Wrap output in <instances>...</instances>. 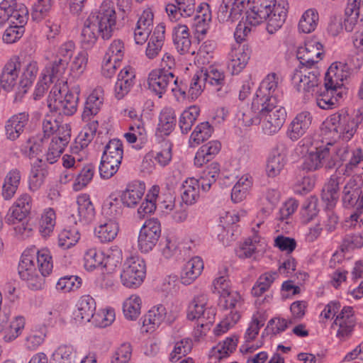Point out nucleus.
I'll return each instance as SVG.
<instances>
[{
	"instance_id": "nucleus-6",
	"label": "nucleus",
	"mask_w": 363,
	"mask_h": 363,
	"mask_svg": "<svg viewBox=\"0 0 363 363\" xmlns=\"http://www.w3.org/2000/svg\"><path fill=\"white\" fill-rule=\"evenodd\" d=\"M36 257L38 267L43 276H48L52 270V256L48 248L38 250L35 247L25 250L18 267V274L22 280L38 272L34 260Z\"/></svg>"
},
{
	"instance_id": "nucleus-55",
	"label": "nucleus",
	"mask_w": 363,
	"mask_h": 363,
	"mask_svg": "<svg viewBox=\"0 0 363 363\" xmlns=\"http://www.w3.org/2000/svg\"><path fill=\"white\" fill-rule=\"evenodd\" d=\"M80 238L77 229H65L58 235V245L63 250L75 245Z\"/></svg>"
},
{
	"instance_id": "nucleus-33",
	"label": "nucleus",
	"mask_w": 363,
	"mask_h": 363,
	"mask_svg": "<svg viewBox=\"0 0 363 363\" xmlns=\"http://www.w3.org/2000/svg\"><path fill=\"white\" fill-rule=\"evenodd\" d=\"M249 59L250 52L248 49L245 50L244 46H239L230 52L228 68L233 74H238L245 67Z\"/></svg>"
},
{
	"instance_id": "nucleus-53",
	"label": "nucleus",
	"mask_w": 363,
	"mask_h": 363,
	"mask_svg": "<svg viewBox=\"0 0 363 363\" xmlns=\"http://www.w3.org/2000/svg\"><path fill=\"white\" fill-rule=\"evenodd\" d=\"M55 2V0H38L32 8L33 20L37 22L42 21L48 15Z\"/></svg>"
},
{
	"instance_id": "nucleus-47",
	"label": "nucleus",
	"mask_w": 363,
	"mask_h": 363,
	"mask_svg": "<svg viewBox=\"0 0 363 363\" xmlns=\"http://www.w3.org/2000/svg\"><path fill=\"white\" fill-rule=\"evenodd\" d=\"M159 189L153 186L145 196V200L138 208V214L140 218H144L146 215L153 213L157 208V198Z\"/></svg>"
},
{
	"instance_id": "nucleus-11",
	"label": "nucleus",
	"mask_w": 363,
	"mask_h": 363,
	"mask_svg": "<svg viewBox=\"0 0 363 363\" xmlns=\"http://www.w3.org/2000/svg\"><path fill=\"white\" fill-rule=\"evenodd\" d=\"M312 67H301L296 69L291 77L293 84L298 91L313 94L320 83V72Z\"/></svg>"
},
{
	"instance_id": "nucleus-45",
	"label": "nucleus",
	"mask_w": 363,
	"mask_h": 363,
	"mask_svg": "<svg viewBox=\"0 0 363 363\" xmlns=\"http://www.w3.org/2000/svg\"><path fill=\"white\" fill-rule=\"evenodd\" d=\"M55 220L56 214L54 209L52 208H45L41 215L39 223V232L43 237L50 236L52 233Z\"/></svg>"
},
{
	"instance_id": "nucleus-12",
	"label": "nucleus",
	"mask_w": 363,
	"mask_h": 363,
	"mask_svg": "<svg viewBox=\"0 0 363 363\" xmlns=\"http://www.w3.org/2000/svg\"><path fill=\"white\" fill-rule=\"evenodd\" d=\"M363 182L359 177L350 178L342 190V202L346 208L355 207L357 211H363Z\"/></svg>"
},
{
	"instance_id": "nucleus-8",
	"label": "nucleus",
	"mask_w": 363,
	"mask_h": 363,
	"mask_svg": "<svg viewBox=\"0 0 363 363\" xmlns=\"http://www.w3.org/2000/svg\"><path fill=\"white\" fill-rule=\"evenodd\" d=\"M272 99V103H266L261 109L262 129L264 134L273 135L278 133L286 118L284 107Z\"/></svg>"
},
{
	"instance_id": "nucleus-46",
	"label": "nucleus",
	"mask_w": 363,
	"mask_h": 363,
	"mask_svg": "<svg viewBox=\"0 0 363 363\" xmlns=\"http://www.w3.org/2000/svg\"><path fill=\"white\" fill-rule=\"evenodd\" d=\"M318 20L319 16L317 11L313 9H309L302 15L298 23V30L304 33H310L315 30Z\"/></svg>"
},
{
	"instance_id": "nucleus-41",
	"label": "nucleus",
	"mask_w": 363,
	"mask_h": 363,
	"mask_svg": "<svg viewBox=\"0 0 363 363\" xmlns=\"http://www.w3.org/2000/svg\"><path fill=\"white\" fill-rule=\"evenodd\" d=\"M123 155V143L118 139L111 140L104 147L102 157L120 165Z\"/></svg>"
},
{
	"instance_id": "nucleus-5",
	"label": "nucleus",
	"mask_w": 363,
	"mask_h": 363,
	"mask_svg": "<svg viewBox=\"0 0 363 363\" xmlns=\"http://www.w3.org/2000/svg\"><path fill=\"white\" fill-rule=\"evenodd\" d=\"M325 145L315 147L305 157L303 169L307 171H314L324 167L332 169L339 165L340 161L346 160L349 150L347 147L337 148L334 143L325 140Z\"/></svg>"
},
{
	"instance_id": "nucleus-19",
	"label": "nucleus",
	"mask_w": 363,
	"mask_h": 363,
	"mask_svg": "<svg viewBox=\"0 0 363 363\" xmlns=\"http://www.w3.org/2000/svg\"><path fill=\"white\" fill-rule=\"evenodd\" d=\"M21 61L18 57H12L3 67L0 74V86L4 91H11L19 79Z\"/></svg>"
},
{
	"instance_id": "nucleus-51",
	"label": "nucleus",
	"mask_w": 363,
	"mask_h": 363,
	"mask_svg": "<svg viewBox=\"0 0 363 363\" xmlns=\"http://www.w3.org/2000/svg\"><path fill=\"white\" fill-rule=\"evenodd\" d=\"M220 303L224 308L230 310V313L233 311L240 314V309L242 305V300L237 291L223 292L220 296Z\"/></svg>"
},
{
	"instance_id": "nucleus-24",
	"label": "nucleus",
	"mask_w": 363,
	"mask_h": 363,
	"mask_svg": "<svg viewBox=\"0 0 363 363\" xmlns=\"http://www.w3.org/2000/svg\"><path fill=\"white\" fill-rule=\"evenodd\" d=\"M312 122V116L310 112L304 111L298 113L291 122L287 136L293 141L302 137L309 128Z\"/></svg>"
},
{
	"instance_id": "nucleus-28",
	"label": "nucleus",
	"mask_w": 363,
	"mask_h": 363,
	"mask_svg": "<svg viewBox=\"0 0 363 363\" xmlns=\"http://www.w3.org/2000/svg\"><path fill=\"white\" fill-rule=\"evenodd\" d=\"M96 311V302L89 295L80 297L77 303V310L74 312V318L77 322H89Z\"/></svg>"
},
{
	"instance_id": "nucleus-30",
	"label": "nucleus",
	"mask_w": 363,
	"mask_h": 363,
	"mask_svg": "<svg viewBox=\"0 0 363 363\" xmlns=\"http://www.w3.org/2000/svg\"><path fill=\"white\" fill-rule=\"evenodd\" d=\"M221 143L218 140H211L203 145L196 152L194 157V164L201 167L212 160L220 152Z\"/></svg>"
},
{
	"instance_id": "nucleus-48",
	"label": "nucleus",
	"mask_w": 363,
	"mask_h": 363,
	"mask_svg": "<svg viewBox=\"0 0 363 363\" xmlns=\"http://www.w3.org/2000/svg\"><path fill=\"white\" fill-rule=\"evenodd\" d=\"M277 277L276 272H265L260 275L252 289V294L257 297L262 296L270 288Z\"/></svg>"
},
{
	"instance_id": "nucleus-50",
	"label": "nucleus",
	"mask_w": 363,
	"mask_h": 363,
	"mask_svg": "<svg viewBox=\"0 0 363 363\" xmlns=\"http://www.w3.org/2000/svg\"><path fill=\"white\" fill-rule=\"evenodd\" d=\"M237 344V336L227 337L223 342H219L216 347L212 348L211 354L217 359H223L235 350Z\"/></svg>"
},
{
	"instance_id": "nucleus-10",
	"label": "nucleus",
	"mask_w": 363,
	"mask_h": 363,
	"mask_svg": "<svg viewBox=\"0 0 363 363\" xmlns=\"http://www.w3.org/2000/svg\"><path fill=\"white\" fill-rule=\"evenodd\" d=\"M146 274L145 260L139 256H131L125 259L121 273V279L127 288H137L143 282Z\"/></svg>"
},
{
	"instance_id": "nucleus-17",
	"label": "nucleus",
	"mask_w": 363,
	"mask_h": 363,
	"mask_svg": "<svg viewBox=\"0 0 363 363\" xmlns=\"http://www.w3.org/2000/svg\"><path fill=\"white\" fill-rule=\"evenodd\" d=\"M174 80V74L172 71L164 69H154L149 74L148 86L150 91L161 98Z\"/></svg>"
},
{
	"instance_id": "nucleus-63",
	"label": "nucleus",
	"mask_w": 363,
	"mask_h": 363,
	"mask_svg": "<svg viewBox=\"0 0 363 363\" xmlns=\"http://www.w3.org/2000/svg\"><path fill=\"white\" fill-rule=\"evenodd\" d=\"M123 55L124 46L123 42L120 40H115L108 47L104 58H105V60H111L115 62H121Z\"/></svg>"
},
{
	"instance_id": "nucleus-43",
	"label": "nucleus",
	"mask_w": 363,
	"mask_h": 363,
	"mask_svg": "<svg viewBox=\"0 0 363 363\" xmlns=\"http://www.w3.org/2000/svg\"><path fill=\"white\" fill-rule=\"evenodd\" d=\"M213 132V128L208 122L198 124L191 134L189 140V147H194L207 140L211 136Z\"/></svg>"
},
{
	"instance_id": "nucleus-22",
	"label": "nucleus",
	"mask_w": 363,
	"mask_h": 363,
	"mask_svg": "<svg viewBox=\"0 0 363 363\" xmlns=\"http://www.w3.org/2000/svg\"><path fill=\"white\" fill-rule=\"evenodd\" d=\"M104 89L97 87L88 96L84 103V111L82 114V121L88 122L91 121L100 111L104 100Z\"/></svg>"
},
{
	"instance_id": "nucleus-62",
	"label": "nucleus",
	"mask_w": 363,
	"mask_h": 363,
	"mask_svg": "<svg viewBox=\"0 0 363 363\" xmlns=\"http://www.w3.org/2000/svg\"><path fill=\"white\" fill-rule=\"evenodd\" d=\"M52 135L51 142L56 141V145L66 147L71 140L70 125L62 123Z\"/></svg>"
},
{
	"instance_id": "nucleus-32",
	"label": "nucleus",
	"mask_w": 363,
	"mask_h": 363,
	"mask_svg": "<svg viewBox=\"0 0 363 363\" xmlns=\"http://www.w3.org/2000/svg\"><path fill=\"white\" fill-rule=\"evenodd\" d=\"M165 27L163 24H158L150 37L145 55L149 59H154L160 52L164 40Z\"/></svg>"
},
{
	"instance_id": "nucleus-34",
	"label": "nucleus",
	"mask_w": 363,
	"mask_h": 363,
	"mask_svg": "<svg viewBox=\"0 0 363 363\" xmlns=\"http://www.w3.org/2000/svg\"><path fill=\"white\" fill-rule=\"evenodd\" d=\"M166 316L167 309L164 306L158 304L153 306L143 318V325L147 327L146 332L155 330L164 321Z\"/></svg>"
},
{
	"instance_id": "nucleus-56",
	"label": "nucleus",
	"mask_w": 363,
	"mask_h": 363,
	"mask_svg": "<svg viewBox=\"0 0 363 363\" xmlns=\"http://www.w3.org/2000/svg\"><path fill=\"white\" fill-rule=\"evenodd\" d=\"M193 347L192 340L189 337H185L176 342L174 349L170 354V360L177 362L180 358L189 353Z\"/></svg>"
},
{
	"instance_id": "nucleus-52",
	"label": "nucleus",
	"mask_w": 363,
	"mask_h": 363,
	"mask_svg": "<svg viewBox=\"0 0 363 363\" xmlns=\"http://www.w3.org/2000/svg\"><path fill=\"white\" fill-rule=\"evenodd\" d=\"M105 253L96 248L89 249L84 255V267L91 271L97 267H103Z\"/></svg>"
},
{
	"instance_id": "nucleus-21",
	"label": "nucleus",
	"mask_w": 363,
	"mask_h": 363,
	"mask_svg": "<svg viewBox=\"0 0 363 363\" xmlns=\"http://www.w3.org/2000/svg\"><path fill=\"white\" fill-rule=\"evenodd\" d=\"M29 118V113L26 111L11 116L5 124L6 138L12 141L18 139L28 125Z\"/></svg>"
},
{
	"instance_id": "nucleus-49",
	"label": "nucleus",
	"mask_w": 363,
	"mask_h": 363,
	"mask_svg": "<svg viewBox=\"0 0 363 363\" xmlns=\"http://www.w3.org/2000/svg\"><path fill=\"white\" fill-rule=\"evenodd\" d=\"M141 299L137 295H132L123 305V312L126 319L135 320L140 314Z\"/></svg>"
},
{
	"instance_id": "nucleus-42",
	"label": "nucleus",
	"mask_w": 363,
	"mask_h": 363,
	"mask_svg": "<svg viewBox=\"0 0 363 363\" xmlns=\"http://www.w3.org/2000/svg\"><path fill=\"white\" fill-rule=\"evenodd\" d=\"M176 115L172 108H164L160 114L158 130L165 135H169L176 125Z\"/></svg>"
},
{
	"instance_id": "nucleus-59",
	"label": "nucleus",
	"mask_w": 363,
	"mask_h": 363,
	"mask_svg": "<svg viewBox=\"0 0 363 363\" xmlns=\"http://www.w3.org/2000/svg\"><path fill=\"white\" fill-rule=\"evenodd\" d=\"M82 285V279L78 276L67 275L61 277L57 284L56 289L62 292H69L78 289Z\"/></svg>"
},
{
	"instance_id": "nucleus-38",
	"label": "nucleus",
	"mask_w": 363,
	"mask_h": 363,
	"mask_svg": "<svg viewBox=\"0 0 363 363\" xmlns=\"http://www.w3.org/2000/svg\"><path fill=\"white\" fill-rule=\"evenodd\" d=\"M181 197L182 201L186 205H192L199 198V184L194 178H188L181 187Z\"/></svg>"
},
{
	"instance_id": "nucleus-35",
	"label": "nucleus",
	"mask_w": 363,
	"mask_h": 363,
	"mask_svg": "<svg viewBox=\"0 0 363 363\" xmlns=\"http://www.w3.org/2000/svg\"><path fill=\"white\" fill-rule=\"evenodd\" d=\"M315 92L318 94L316 96V104L322 109H332L335 107L338 99L342 97V93L334 88L324 86V91L320 89Z\"/></svg>"
},
{
	"instance_id": "nucleus-61",
	"label": "nucleus",
	"mask_w": 363,
	"mask_h": 363,
	"mask_svg": "<svg viewBox=\"0 0 363 363\" xmlns=\"http://www.w3.org/2000/svg\"><path fill=\"white\" fill-rule=\"evenodd\" d=\"M43 150L42 140L30 138L21 147V153L29 158H33L40 154Z\"/></svg>"
},
{
	"instance_id": "nucleus-29",
	"label": "nucleus",
	"mask_w": 363,
	"mask_h": 363,
	"mask_svg": "<svg viewBox=\"0 0 363 363\" xmlns=\"http://www.w3.org/2000/svg\"><path fill=\"white\" fill-rule=\"evenodd\" d=\"M48 174V164L43 159H38L32 164L29 177V189L32 191H36L44 183L45 177Z\"/></svg>"
},
{
	"instance_id": "nucleus-57",
	"label": "nucleus",
	"mask_w": 363,
	"mask_h": 363,
	"mask_svg": "<svg viewBox=\"0 0 363 363\" xmlns=\"http://www.w3.org/2000/svg\"><path fill=\"white\" fill-rule=\"evenodd\" d=\"M88 123L80 132L76 138V143H82V147H87L96 133L99 123L96 120H93L87 122Z\"/></svg>"
},
{
	"instance_id": "nucleus-58",
	"label": "nucleus",
	"mask_w": 363,
	"mask_h": 363,
	"mask_svg": "<svg viewBox=\"0 0 363 363\" xmlns=\"http://www.w3.org/2000/svg\"><path fill=\"white\" fill-rule=\"evenodd\" d=\"M318 199L315 196H311L303 202L301 209L303 222L308 223L318 215Z\"/></svg>"
},
{
	"instance_id": "nucleus-44",
	"label": "nucleus",
	"mask_w": 363,
	"mask_h": 363,
	"mask_svg": "<svg viewBox=\"0 0 363 363\" xmlns=\"http://www.w3.org/2000/svg\"><path fill=\"white\" fill-rule=\"evenodd\" d=\"M199 113V108L196 106H190L182 112L179 119V126L182 133L186 134L191 129Z\"/></svg>"
},
{
	"instance_id": "nucleus-16",
	"label": "nucleus",
	"mask_w": 363,
	"mask_h": 363,
	"mask_svg": "<svg viewBox=\"0 0 363 363\" xmlns=\"http://www.w3.org/2000/svg\"><path fill=\"white\" fill-rule=\"evenodd\" d=\"M356 325V318L354 311L351 306H345L340 313L337 315L332 328L337 326L336 337L341 340H345L350 337L354 330Z\"/></svg>"
},
{
	"instance_id": "nucleus-39",
	"label": "nucleus",
	"mask_w": 363,
	"mask_h": 363,
	"mask_svg": "<svg viewBox=\"0 0 363 363\" xmlns=\"http://www.w3.org/2000/svg\"><path fill=\"white\" fill-rule=\"evenodd\" d=\"M78 216L80 221L84 223H90L95 216V210L90 201L89 196L82 194L77 196Z\"/></svg>"
},
{
	"instance_id": "nucleus-25",
	"label": "nucleus",
	"mask_w": 363,
	"mask_h": 363,
	"mask_svg": "<svg viewBox=\"0 0 363 363\" xmlns=\"http://www.w3.org/2000/svg\"><path fill=\"white\" fill-rule=\"evenodd\" d=\"M145 191V185L143 182L134 181L129 183L121 196L123 205L128 208H135L142 200Z\"/></svg>"
},
{
	"instance_id": "nucleus-13",
	"label": "nucleus",
	"mask_w": 363,
	"mask_h": 363,
	"mask_svg": "<svg viewBox=\"0 0 363 363\" xmlns=\"http://www.w3.org/2000/svg\"><path fill=\"white\" fill-rule=\"evenodd\" d=\"M161 236V225L156 218L147 220L140 230L138 248L143 253H148L153 250Z\"/></svg>"
},
{
	"instance_id": "nucleus-4",
	"label": "nucleus",
	"mask_w": 363,
	"mask_h": 363,
	"mask_svg": "<svg viewBox=\"0 0 363 363\" xmlns=\"http://www.w3.org/2000/svg\"><path fill=\"white\" fill-rule=\"evenodd\" d=\"M28 11L24 4L16 0H3L0 3V28L10 21L11 25L3 35V40L9 44L19 40L24 33V25L28 20Z\"/></svg>"
},
{
	"instance_id": "nucleus-3",
	"label": "nucleus",
	"mask_w": 363,
	"mask_h": 363,
	"mask_svg": "<svg viewBox=\"0 0 363 363\" xmlns=\"http://www.w3.org/2000/svg\"><path fill=\"white\" fill-rule=\"evenodd\" d=\"M363 121V113L360 110L350 115L347 111L342 109L331 114L323 122L321 128L325 140L334 143L339 138L348 141L357 132L359 125Z\"/></svg>"
},
{
	"instance_id": "nucleus-23",
	"label": "nucleus",
	"mask_w": 363,
	"mask_h": 363,
	"mask_svg": "<svg viewBox=\"0 0 363 363\" xmlns=\"http://www.w3.org/2000/svg\"><path fill=\"white\" fill-rule=\"evenodd\" d=\"M38 64L35 60H30L27 62L21 64L20 77H19V86L23 89L16 94L15 101L17 100L18 96L27 92V89L32 86L35 80L36 76L38 73Z\"/></svg>"
},
{
	"instance_id": "nucleus-20",
	"label": "nucleus",
	"mask_w": 363,
	"mask_h": 363,
	"mask_svg": "<svg viewBox=\"0 0 363 363\" xmlns=\"http://www.w3.org/2000/svg\"><path fill=\"white\" fill-rule=\"evenodd\" d=\"M342 172V170L338 167L323 189L321 197L323 201L327 203L328 208L333 207L339 199V185L344 180Z\"/></svg>"
},
{
	"instance_id": "nucleus-1",
	"label": "nucleus",
	"mask_w": 363,
	"mask_h": 363,
	"mask_svg": "<svg viewBox=\"0 0 363 363\" xmlns=\"http://www.w3.org/2000/svg\"><path fill=\"white\" fill-rule=\"evenodd\" d=\"M116 26V13L111 1H104L99 8L92 11L84 21L80 40L84 48L94 46L99 37L109 40Z\"/></svg>"
},
{
	"instance_id": "nucleus-64",
	"label": "nucleus",
	"mask_w": 363,
	"mask_h": 363,
	"mask_svg": "<svg viewBox=\"0 0 363 363\" xmlns=\"http://www.w3.org/2000/svg\"><path fill=\"white\" fill-rule=\"evenodd\" d=\"M132 355V347L129 343L122 344L114 352L111 363H128Z\"/></svg>"
},
{
	"instance_id": "nucleus-36",
	"label": "nucleus",
	"mask_w": 363,
	"mask_h": 363,
	"mask_svg": "<svg viewBox=\"0 0 363 363\" xmlns=\"http://www.w3.org/2000/svg\"><path fill=\"white\" fill-rule=\"evenodd\" d=\"M118 230V224L115 220L108 219L95 228L94 234L100 242H109L116 238Z\"/></svg>"
},
{
	"instance_id": "nucleus-54",
	"label": "nucleus",
	"mask_w": 363,
	"mask_h": 363,
	"mask_svg": "<svg viewBox=\"0 0 363 363\" xmlns=\"http://www.w3.org/2000/svg\"><path fill=\"white\" fill-rule=\"evenodd\" d=\"M77 352L72 345H60L53 353L56 363H75Z\"/></svg>"
},
{
	"instance_id": "nucleus-2",
	"label": "nucleus",
	"mask_w": 363,
	"mask_h": 363,
	"mask_svg": "<svg viewBox=\"0 0 363 363\" xmlns=\"http://www.w3.org/2000/svg\"><path fill=\"white\" fill-rule=\"evenodd\" d=\"M287 14L285 4H276V0H252L249 10L246 11L247 22L252 26H256L268 21L267 30L274 33L284 23Z\"/></svg>"
},
{
	"instance_id": "nucleus-7",
	"label": "nucleus",
	"mask_w": 363,
	"mask_h": 363,
	"mask_svg": "<svg viewBox=\"0 0 363 363\" xmlns=\"http://www.w3.org/2000/svg\"><path fill=\"white\" fill-rule=\"evenodd\" d=\"M61 83L55 84L51 89L48 97V106L51 112H56L65 116H72L76 113L80 94V87L78 84L69 89L64 96L62 92Z\"/></svg>"
},
{
	"instance_id": "nucleus-31",
	"label": "nucleus",
	"mask_w": 363,
	"mask_h": 363,
	"mask_svg": "<svg viewBox=\"0 0 363 363\" xmlns=\"http://www.w3.org/2000/svg\"><path fill=\"white\" fill-rule=\"evenodd\" d=\"M347 77V73L344 72L343 65L340 63H333L325 73L324 86L338 90L341 89L342 82Z\"/></svg>"
},
{
	"instance_id": "nucleus-15",
	"label": "nucleus",
	"mask_w": 363,
	"mask_h": 363,
	"mask_svg": "<svg viewBox=\"0 0 363 363\" xmlns=\"http://www.w3.org/2000/svg\"><path fill=\"white\" fill-rule=\"evenodd\" d=\"M201 71L206 84L212 86L217 96L224 98L230 92V88L226 82L224 71L216 65H211Z\"/></svg>"
},
{
	"instance_id": "nucleus-40",
	"label": "nucleus",
	"mask_w": 363,
	"mask_h": 363,
	"mask_svg": "<svg viewBox=\"0 0 363 363\" xmlns=\"http://www.w3.org/2000/svg\"><path fill=\"white\" fill-rule=\"evenodd\" d=\"M67 66L68 64L55 57L50 63L47 65L42 75L44 76L45 80L50 81V82H54L55 80L59 81L65 73Z\"/></svg>"
},
{
	"instance_id": "nucleus-37",
	"label": "nucleus",
	"mask_w": 363,
	"mask_h": 363,
	"mask_svg": "<svg viewBox=\"0 0 363 363\" xmlns=\"http://www.w3.org/2000/svg\"><path fill=\"white\" fill-rule=\"evenodd\" d=\"M262 101L256 98L253 99L251 107L243 111L242 117L239 118L240 121H242L243 125L249 127L261 123V109L264 104Z\"/></svg>"
},
{
	"instance_id": "nucleus-9",
	"label": "nucleus",
	"mask_w": 363,
	"mask_h": 363,
	"mask_svg": "<svg viewBox=\"0 0 363 363\" xmlns=\"http://www.w3.org/2000/svg\"><path fill=\"white\" fill-rule=\"evenodd\" d=\"M208 301L206 294L196 296L189 303L187 309V318L199 321L200 326L205 330H210L216 315V309L208 306Z\"/></svg>"
},
{
	"instance_id": "nucleus-26",
	"label": "nucleus",
	"mask_w": 363,
	"mask_h": 363,
	"mask_svg": "<svg viewBox=\"0 0 363 363\" xmlns=\"http://www.w3.org/2000/svg\"><path fill=\"white\" fill-rule=\"evenodd\" d=\"M286 163V153L283 143L277 145L268 158L266 172L269 177H274L280 174Z\"/></svg>"
},
{
	"instance_id": "nucleus-60",
	"label": "nucleus",
	"mask_w": 363,
	"mask_h": 363,
	"mask_svg": "<svg viewBox=\"0 0 363 363\" xmlns=\"http://www.w3.org/2000/svg\"><path fill=\"white\" fill-rule=\"evenodd\" d=\"M25 326V318L23 316H16L12 321L9 322V328L6 330L4 339L6 342H11L17 338Z\"/></svg>"
},
{
	"instance_id": "nucleus-27",
	"label": "nucleus",
	"mask_w": 363,
	"mask_h": 363,
	"mask_svg": "<svg viewBox=\"0 0 363 363\" xmlns=\"http://www.w3.org/2000/svg\"><path fill=\"white\" fill-rule=\"evenodd\" d=\"M203 262L201 257H194L183 266L180 273V280L184 285L192 284L201 274Z\"/></svg>"
},
{
	"instance_id": "nucleus-14",
	"label": "nucleus",
	"mask_w": 363,
	"mask_h": 363,
	"mask_svg": "<svg viewBox=\"0 0 363 363\" xmlns=\"http://www.w3.org/2000/svg\"><path fill=\"white\" fill-rule=\"evenodd\" d=\"M279 83L280 78L276 73L269 74L261 82L255 98L263 101L264 104L272 103L273 99L276 100V103H281L282 94Z\"/></svg>"
},
{
	"instance_id": "nucleus-18",
	"label": "nucleus",
	"mask_w": 363,
	"mask_h": 363,
	"mask_svg": "<svg viewBox=\"0 0 363 363\" xmlns=\"http://www.w3.org/2000/svg\"><path fill=\"white\" fill-rule=\"evenodd\" d=\"M323 55L322 44L314 39L306 41L304 46L298 48L296 52L297 59L303 67L313 66Z\"/></svg>"
}]
</instances>
